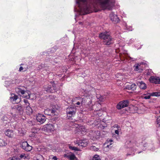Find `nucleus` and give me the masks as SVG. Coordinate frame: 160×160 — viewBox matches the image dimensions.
Wrapping results in <instances>:
<instances>
[{
	"label": "nucleus",
	"mask_w": 160,
	"mask_h": 160,
	"mask_svg": "<svg viewBox=\"0 0 160 160\" xmlns=\"http://www.w3.org/2000/svg\"><path fill=\"white\" fill-rule=\"evenodd\" d=\"M139 64H138L134 65V67H135L134 70L135 71H138V72H140L142 70V69L139 68V67L140 66Z\"/></svg>",
	"instance_id": "obj_24"
},
{
	"label": "nucleus",
	"mask_w": 160,
	"mask_h": 160,
	"mask_svg": "<svg viewBox=\"0 0 160 160\" xmlns=\"http://www.w3.org/2000/svg\"><path fill=\"white\" fill-rule=\"evenodd\" d=\"M79 129L80 131L82 132H82H86V129L84 126L81 127Z\"/></svg>",
	"instance_id": "obj_34"
},
{
	"label": "nucleus",
	"mask_w": 160,
	"mask_h": 160,
	"mask_svg": "<svg viewBox=\"0 0 160 160\" xmlns=\"http://www.w3.org/2000/svg\"><path fill=\"white\" fill-rule=\"evenodd\" d=\"M64 157L67 158L70 160H78L75 155L72 153H68L64 155Z\"/></svg>",
	"instance_id": "obj_16"
},
{
	"label": "nucleus",
	"mask_w": 160,
	"mask_h": 160,
	"mask_svg": "<svg viewBox=\"0 0 160 160\" xmlns=\"http://www.w3.org/2000/svg\"><path fill=\"white\" fill-rule=\"evenodd\" d=\"M95 111H98V110H95Z\"/></svg>",
	"instance_id": "obj_51"
},
{
	"label": "nucleus",
	"mask_w": 160,
	"mask_h": 160,
	"mask_svg": "<svg viewBox=\"0 0 160 160\" xmlns=\"http://www.w3.org/2000/svg\"><path fill=\"white\" fill-rule=\"evenodd\" d=\"M52 160H57V158L56 156H54L52 158Z\"/></svg>",
	"instance_id": "obj_40"
},
{
	"label": "nucleus",
	"mask_w": 160,
	"mask_h": 160,
	"mask_svg": "<svg viewBox=\"0 0 160 160\" xmlns=\"http://www.w3.org/2000/svg\"><path fill=\"white\" fill-rule=\"evenodd\" d=\"M134 155V153H133V154L132 155V156H133Z\"/></svg>",
	"instance_id": "obj_52"
},
{
	"label": "nucleus",
	"mask_w": 160,
	"mask_h": 160,
	"mask_svg": "<svg viewBox=\"0 0 160 160\" xmlns=\"http://www.w3.org/2000/svg\"><path fill=\"white\" fill-rule=\"evenodd\" d=\"M141 152H138V154H139V153H140Z\"/></svg>",
	"instance_id": "obj_49"
},
{
	"label": "nucleus",
	"mask_w": 160,
	"mask_h": 160,
	"mask_svg": "<svg viewBox=\"0 0 160 160\" xmlns=\"http://www.w3.org/2000/svg\"><path fill=\"white\" fill-rule=\"evenodd\" d=\"M156 123L157 124V126L160 127V116L157 118Z\"/></svg>",
	"instance_id": "obj_30"
},
{
	"label": "nucleus",
	"mask_w": 160,
	"mask_h": 160,
	"mask_svg": "<svg viewBox=\"0 0 160 160\" xmlns=\"http://www.w3.org/2000/svg\"><path fill=\"white\" fill-rule=\"evenodd\" d=\"M97 97L99 100L101 102L104 101L105 99V98L104 96L101 95H98L97 96Z\"/></svg>",
	"instance_id": "obj_25"
},
{
	"label": "nucleus",
	"mask_w": 160,
	"mask_h": 160,
	"mask_svg": "<svg viewBox=\"0 0 160 160\" xmlns=\"http://www.w3.org/2000/svg\"><path fill=\"white\" fill-rule=\"evenodd\" d=\"M18 98V96L16 95H14L13 97H10V99L11 100H12V101H16V100H17Z\"/></svg>",
	"instance_id": "obj_33"
},
{
	"label": "nucleus",
	"mask_w": 160,
	"mask_h": 160,
	"mask_svg": "<svg viewBox=\"0 0 160 160\" xmlns=\"http://www.w3.org/2000/svg\"><path fill=\"white\" fill-rule=\"evenodd\" d=\"M150 82L155 84L160 83V78L158 77H151L149 79Z\"/></svg>",
	"instance_id": "obj_15"
},
{
	"label": "nucleus",
	"mask_w": 160,
	"mask_h": 160,
	"mask_svg": "<svg viewBox=\"0 0 160 160\" xmlns=\"http://www.w3.org/2000/svg\"><path fill=\"white\" fill-rule=\"evenodd\" d=\"M26 112L29 114L32 113V110L31 107L29 106V105L27 106L26 107Z\"/></svg>",
	"instance_id": "obj_23"
},
{
	"label": "nucleus",
	"mask_w": 160,
	"mask_h": 160,
	"mask_svg": "<svg viewBox=\"0 0 160 160\" xmlns=\"http://www.w3.org/2000/svg\"><path fill=\"white\" fill-rule=\"evenodd\" d=\"M28 156L26 154H22L19 156V158L25 159L26 158L28 159Z\"/></svg>",
	"instance_id": "obj_27"
},
{
	"label": "nucleus",
	"mask_w": 160,
	"mask_h": 160,
	"mask_svg": "<svg viewBox=\"0 0 160 160\" xmlns=\"http://www.w3.org/2000/svg\"><path fill=\"white\" fill-rule=\"evenodd\" d=\"M23 69V67H20L19 68V71L20 72Z\"/></svg>",
	"instance_id": "obj_42"
},
{
	"label": "nucleus",
	"mask_w": 160,
	"mask_h": 160,
	"mask_svg": "<svg viewBox=\"0 0 160 160\" xmlns=\"http://www.w3.org/2000/svg\"><path fill=\"white\" fill-rule=\"evenodd\" d=\"M92 97L90 96L86 97L83 98L80 97H77L75 98H73L72 100V102L77 101L76 103H74V105L75 106H79L81 104L82 105L84 102H87V103L89 104V103H91L92 102L91 100V98Z\"/></svg>",
	"instance_id": "obj_2"
},
{
	"label": "nucleus",
	"mask_w": 160,
	"mask_h": 160,
	"mask_svg": "<svg viewBox=\"0 0 160 160\" xmlns=\"http://www.w3.org/2000/svg\"><path fill=\"white\" fill-rule=\"evenodd\" d=\"M110 18L111 20L114 23H117L119 22V19L117 15L113 12H112L109 15Z\"/></svg>",
	"instance_id": "obj_9"
},
{
	"label": "nucleus",
	"mask_w": 160,
	"mask_h": 160,
	"mask_svg": "<svg viewBox=\"0 0 160 160\" xmlns=\"http://www.w3.org/2000/svg\"><path fill=\"white\" fill-rule=\"evenodd\" d=\"M15 90L16 92L19 95H22L24 94L26 91L22 90L21 88H16Z\"/></svg>",
	"instance_id": "obj_20"
},
{
	"label": "nucleus",
	"mask_w": 160,
	"mask_h": 160,
	"mask_svg": "<svg viewBox=\"0 0 160 160\" xmlns=\"http://www.w3.org/2000/svg\"><path fill=\"white\" fill-rule=\"evenodd\" d=\"M77 101H74V102H72V104L74 105V103H76L77 102Z\"/></svg>",
	"instance_id": "obj_44"
},
{
	"label": "nucleus",
	"mask_w": 160,
	"mask_h": 160,
	"mask_svg": "<svg viewBox=\"0 0 160 160\" xmlns=\"http://www.w3.org/2000/svg\"><path fill=\"white\" fill-rule=\"evenodd\" d=\"M18 131L19 132H20V130H18Z\"/></svg>",
	"instance_id": "obj_53"
},
{
	"label": "nucleus",
	"mask_w": 160,
	"mask_h": 160,
	"mask_svg": "<svg viewBox=\"0 0 160 160\" xmlns=\"http://www.w3.org/2000/svg\"><path fill=\"white\" fill-rule=\"evenodd\" d=\"M159 108H160V107H159ZM158 110V109H157V110Z\"/></svg>",
	"instance_id": "obj_54"
},
{
	"label": "nucleus",
	"mask_w": 160,
	"mask_h": 160,
	"mask_svg": "<svg viewBox=\"0 0 160 160\" xmlns=\"http://www.w3.org/2000/svg\"><path fill=\"white\" fill-rule=\"evenodd\" d=\"M11 118V117L9 115H7L4 116L1 120L2 125L5 126V124L8 123L10 121Z\"/></svg>",
	"instance_id": "obj_11"
},
{
	"label": "nucleus",
	"mask_w": 160,
	"mask_h": 160,
	"mask_svg": "<svg viewBox=\"0 0 160 160\" xmlns=\"http://www.w3.org/2000/svg\"><path fill=\"white\" fill-rule=\"evenodd\" d=\"M44 128L45 130H46L47 132H51L55 129L53 125L51 124L46 125L45 126Z\"/></svg>",
	"instance_id": "obj_14"
},
{
	"label": "nucleus",
	"mask_w": 160,
	"mask_h": 160,
	"mask_svg": "<svg viewBox=\"0 0 160 160\" xmlns=\"http://www.w3.org/2000/svg\"><path fill=\"white\" fill-rule=\"evenodd\" d=\"M115 132L116 134H117V135L119 134V131L118 130H115Z\"/></svg>",
	"instance_id": "obj_41"
},
{
	"label": "nucleus",
	"mask_w": 160,
	"mask_h": 160,
	"mask_svg": "<svg viewBox=\"0 0 160 160\" xmlns=\"http://www.w3.org/2000/svg\"><path fill=\"white\" fill-rule=\"evenodd\" d=\"M99 37L103 41V44L105 45H109L113 43V38L107 32L100 33Z\"/></svg>",
	"instance_id": "obj_1"
},
{
	"label": "nucleus",
	"mask_w": 160,
	"mask_h": 160,
	"mask_svg": "<svg viewBox=\"0 0 160 160\" xmlns=\"http://www.w3.org/2000/svg\"><path fill=\"white\" fill-rule=\"evenodd\" d=\"M48 111H49L52 113V115H54L55 114L56 111L54 110H46L44 111L45 113H46Z\"/></svg>",
	"instance_id": "obj_29"
},
{
	"label": "nucleus",
	"mask_w": 160,
	"mask_h": 160,
	"mask_svg": "<svg viewBox=\"0 0 160 160\" xmlns=\"http://www.w3.org/2000/svg\"><path fill=\"white\" fill-rule=\"evenodd\" d=\"M52 89L53 90L54 92L57 89L56 87L57 85L56 84H54L53 82H52Z\"/></svg>",
	"instance_id": "obj_31"
},
{
	"label": "nucleus",
	"mask_w": 160,
	"mask_h": 160,
	"mask_svg": "<svg viewBox=\"0 0 160 160\" xmlns=\"http://www.w3.org/2000/svg\"><path fill=\"white\" fill-rule=\"evenodd\" d=\"M69 148L72 150H73L75 151H78L79 150L78 149V148L75 147H72L71 146H69Z\"/></svg>",
	"instance_id": "obj_32"
},
{
	"label": "nucleus",
	"mask_w": 160,
	"mask_h": 160,
	"mask_svg": "<svg viewBox=\"0 0 160 160\" xmlns=\"http://www.w3.org/2000/svg\"><path fill=\"white\" fill-rule=\"evenodd\" d=\"M76 142L77 144L79 146L84 147L87 145L88 141L86 139H83L77 141Z\"/></svg>",
	"instance_id": "obj_8"
},
{
	"label": "nucleus",
	"mask_w": 160,
	"mask_h": 160,
	"mask_svg": "<svg viewBox=\"0 0 160 160\" xmlns=\"http://www.w3.org/2000/svg\"><path fill=\"white\" fill-rule=\"evenodd\" d=\"M130 142V145L134 146H138L140 143L142 141L138 138H135L132 139L131 141H129Z\"/></svg>",
	"instance_id": "obj_7"
},
{
	"label": "nucleus",
	"mask_w": 160,
	"mask_h": 160,
	"mask_svg": "<svg viewBox=\"0 0 160 160\" xmlns=\"http://www.w3.org/2000/svg\"><path fill=\"white\" fill-rule=\"evenodd\" d=\"M90 149L93 151H97L98 150V148H96L94 146H92L91 147Z\"/></svg>",
	"instance_id": "obj_36"
},
{
	"label": "nucleus",
	"mask_w": 160,
	"mask_h": 160,
	"mask_svg": "<svg viewBox=\"0 0 160 160\" xmlns=\"http://www.w3.org/2000/svg\"><path fill=\"white\" fill-rule=\"evenodd\" d=\"M86 8H87V9H88V8L87 7H86Z\"/></svg>",
	"instance_id": "obj_57"
},
{
	"label": "nucleus",
	"mask_w": 160,
	"mask_h": 160,
	"mask_svg": "<svg viewBox=\"0 0 160 160\" xmlns=\"http://www.w3.org/2000/svg\"><path fill=\"white\" fill-rule=\"evenodd\" d=\"M136 85L134 83H133L132 84H129V85H126L125 88L128 90L134 91L136 89Z\"/></svg>",
	"instance_id": "obj_17"
},
{
	"label": "nucleus",
	"mask_w": 160,
	"mask_h": 160,
	"mask_svg": "<svg viewBox=\"0 0 160 160\" xmlns=\"http://www.w3.org/2000/svg\"><path fill=\"white\" fill-rule=\"evenodd\" d=\"M77 3L79 4V2L78 1H77Z\"/></svg>",
	"instance_id": "obj_50"
},
{
	"label": "nucleus",
	"mask_w": 160,
	"mask_h": 160,
	"mask_svg": "<svg viewBox=\"0 0 160 160\" xmlns=\"http://www.w3.org/2000/svg\"><path fill=\"white\" fill-rule=\"evenodd\" d=\"M8 160H20V158L18 157L15 156L9 158Z\"/></svg>",
	"instance_id": "obj_28"
},
{
	"label": "nucleus",
	"mask_w": 160,
	"mask_h": 160,
	"mask_svg": "<svg viewBox=\"0 0 160 160\" xmlns=\"http://www.w3.org/2000/svg\"><path fill=\"white\" fill-rule=\"evenodd\" d=\"M21 147L26 151H30L32 149V147L30 146L27 142H22Z\"/></svg>",
	"instance_id": "obj_10"
},
{
	"label": "nucleus",
	"mask_w": 160,
	"mask_h": 160,
	"mask_svg": "<svg viewBox=\"0 0 160 160\" xmlns=\"http://www.w3.org/2000/svg\"><path fill=\"white\" fill-rule=\"evenodd\" d=\"M144 95H146L145 96L143 97V98L145 99H149L150 98L151 96H160V94L159 93L155 92H153L151 93H147L146 94H144Z\"/></svg>",
	"instance_id": "obj_12"
},
{
	"label": "nucleus",
	"mask_w": 160,
	"mask_h": 160,
	"mask_svg": "<svg viewBox=\"0 0 160 160\" xmlns=\"http://www.w3.org/2000/svg\"><path fill=\"white\" fill-rule=\"evenodd\" d=\"M109 141L110 142H112V139H110L109 140Z\"/></svg>",
	"instance_id": "obj_46"
},
{
	"label": "nucleus",
	"mask_w": 160,
	"mask_h": 160,
	"mask_svg": "<svg viewBox=\"0 0 160 160\" xmlns=\"http://www.w3.org/2000/svg\"><path fill=\"white\" fill-rule=\"evenodd\" d=\"M48 115H51V114H48Z\"/></svg>",
	"instance_id": "obj_58"
},
{
	"label": "nucleus",
	"mask_w": 160,
	"mask_h": 160,
	"mask_svg": "<svg viewBox=\"0 0 160 160\" xmlns=\"http://www.w3.org/2000/svg\"><path fill=\"white\" fill-rule=\"evenodd\" d=\"M11 111L12 112L21 114L22 113L23 110L22 108L20 105H16L12 107Z\"/></svg>",
	"instance_id": "obj_4"
},
{
	"label": "nucleus",
	"mask_w": 160,
	"mask_h": 160,
	"mask_svg": "<svg viewBox=\"0 0 160 160\" xmlns=\"http://www.w3.org/2000/svg\"><path fill=\"white\" fill-rule=\"evenodd\" d=\"M34 160H44V158L42 155L38 154L36 155L33 158Z\"/></svg>",
	"instance_id": "obj_21"
},
{
	"label": "nucleus",
	"mask_w": 160,
	"mask_h": 160,
	"mask_svg": "<svg viewBox=\"0 0 160 160\" xmlns=\"http://www.w3.org/2000/svg\"><path fill=\"white\" fill-rule=\"evenodd\" d=\"M154 113L158 114L160 113V110L158 109L157 111H154Z\"/></svg>",
	"instance_id": "obj_38"
},
{
	"label": "nucleus",
	"mask_w": 160,
	"mask_h": 160,
	"mask_svg": "<svg viewBox=\"0 0 160 160\" xmlns=\"http://www.w3.org/2000/svg\"><path fill=\"white\" fill-rule=\"evenodd\" d=\"M131 155V154H127V156H128V155Z\"/></svg>",
	"instance_id": "obj_47"
},
{
	"label": "nucleus",
	"mask_w": 160,
	"mask_h": 160,
	"mask_svg": "<svg viewBox=\"0 0 160 160\" xmlns=\"http://www.w3.org/2000/svg\"><path fill=\"white\" fill-rule=\"evenodd\" d=\"M45 89V90L48 92H50L51 93L54 92V91L52 89V88L51 87V85H49L47 87H45L44 88Z\"/></svg>",
	"instance_id": "obj_22"
},
{
	"label": "nucleus",
	"mask_w": 160,
	"mask_h": 160,
	"mask_svg": "<svg viewBox=\"0 0 160 160\" xmlns=\"http://www.w3.org/2000/svg\"><path fill=\"white\" fill-rule=\"evenodd\" d=\"M137 83L138 85L139 86L140 88L142 89H144L147 88L146 84L142 81H137Z\"/></svg>",
	"instance_id": "obj_18"
},
{
	"label": "nucleus",
	"mask_w": 160,
	"mask_h": 160,
	"mask_svg": "<svg viewBox=\"0 0 160 160\" xmlns=\"http://www.w3.org/2000/svg\"><path fill=\"white\" fill-rule=\"evenodd\" d=\"M115 126H118V125H115Z\"/></svg>",
	"instance_id": "obj_56"
},
{
	"label": "nucleus",
	"mask_w": 160,
	"mask_h": 160,
	"mask_svg": "<svg viewBox=\"0 0 160 160\" xmlns=\"http://www.w3.org/2000/svg\"><path fill=\"white\" fill-rule=\"evenodd\" d=\"M20 82V80L19 79H15L12 80L6 81L5 84H7L8 86L18 84Z\"/></svg>",
	"instance_id": "obj_13"
},
{
	"label": "nucleus",
	"mask_w": 160,
	"mask_h": 160,
	"mask_svg": "<svg viewBox=\"0 0 160 160\" xmlns=\"http://www.w3.org/2000/svg\"><path fill=\"white\" fill-rule=\"evenodd\" d=\"M87 0H80V1L81 2H86Z\"/></svg>",
	"instance_id": "obj_43"
},
{
	"label": "nucleus",
	"mask_w": 160,
	"mask_h": 160,
	"mask_svg": "<svg viewBox=\"0 0 160 160\" xmlns=\"http://www.w3.org/2000/svg\"><path fill=\"white\" fill-rule=\"evenodd\" d=\"M129 102L128 100H125L120 102L117 105L116 108L120 110L122 108L128 106Z\"/></svg>",
	"instance_id": "obj_5"
},
{
	"label": "nucleus",
	"mask_w": 160,
	"mask_h": 160,
	"mask_svg": "<svg viewBox=\"0 0 160 160\" xmlns=\"http://www.w3.org/2000/svg\"><path fill=\"white\" fill-rule=\"evenodd\" d=\"M25 103L26 104V105L27 106L28 105H29V103L28 102L27 100L24 101Z\"/></svg>",
	"instance_id": "obj_39"
},
{
	"label": "nucleus",
	"mask_w": 160,
	"mask_h": 160,
	"mask_svg": "<svg viewBox=\"0 0 160 160\" xmlns=\"http://www.w3.org/2000/svg\"><path fill=\"white\" fill-rule=\"evenodd\" d=\"M92 160H100L99 156L97 155H95L92 158Z\"/></svg>",
	"instance_id": "obj_35"
},
{
	"label": "nucleus",
	"mask_w": 160,
	"mask_h": 160,
	"mask_svg": "<svg viewBox=\"0 0 160 160\" xmlns=\"http://www.w3.org/2000/svg\"><path fill=\"white\" fill-rule=\"evenodd\" d=\"M124 25H125V27H126V28H127V24L126 23H124Z\"/></svg>",
	"instance_id": "obj_45"
},
{
	"label": "nucleus",
	"mask_w": 160,
	"mask_h": 160,
	"mask_svg": "<svg viewBox=\"0 0 160 160\" xmlns=\"http://www.w3.org/2000/svg\"><path fill=\"white\" fill-rule=\"evenodd\" d=\"M55 51H56V49H55V48H51V50L50 52L51 53H53V52H55Z\"/></svg>",
	"instance_id": "obj_37"
},
{
	"label": "nucleus",
	"mask_w": 160,
	"mask_h": 160,
	"mask_svg": "<svg viewBox=\"0 0 160 160\" xmlns=\"http://www.w3.org/2000/svg\"><path fill=\"white\" fill-rule=\"evenodd\" d=\"M5 134L9 138H12L14 135L13 130L9 129H7L5 132Z\"/></svg>",
	"instance_id": "obj_19"
},
{
	"label": "nucleus",
	"mask_w": 160,
	"mask_h": 160,
	"mask_svg": "<svg viewBox=\"0 0 160 160\" xmlns=\"http://www.w3.org/2000/svg\"><path fill=\"white\" fill-rule=\"evenodd\" d=\"M109 147V145H107V147Z\"/></svg>",
	"instance_id": "obj_55"
},
{
	"label": "nucleus",
	"mask_w": 160,
	"mask_h": 160,
	"mask_svg": "<svg viewBox=\"0 0 160 160\" xmlns=\"http://www.w3.org/2000/svg\"><path fill=\"white\" fill-rule=\"evenodd\" d=\"M96 106H97V105H94L93 106V107H95Z\"/></svg>",
	"instance_id": "obj_48"
},
{
	"label": "nucleus",
	"mask_w": 160,
	"mask_h": 160,
	"mask_svg": "<svg viewBox=\"0 0 160 160\" xmlns=\"http://www.w3.org/2000/svg\"><path fill=\"white\" fill-rule=\"evenodd\" d=\"M7 144V143L2 139H0V146L3 147L6 146Z\"/></svg>",
	"instance_id": "obj_26"
},
{
	"label": "nucleus",
	"mask_w": 160,
	"mask_h": 160,
	"mask_svg": "<svg viewBox=\"0 0 160 160\" xmlns=\"http://www.w3.org/2000/svg\"><path fill=\"white\" fill-rule=\"evenodd\" d=\"M36 119L38 122L42 124L46 121V118L43 114L39 113L36 115Z\"/></svg>",
	"instance_id": "obj_6"
},
{
	"label": "nucleus",
	"mask_w": 160,
	"mask_h": 160,
	"mask_svg": "<svg viewBox=\"0 0 160 160\" xmlns=\"http://www.w3.org/2000/svg\"><path fill=\"white\" fill-rule=\"evenodd\" d=\"M76 112V108L74 107H69L66 109L67 118L70 119L71 118L74 117Z\"/></svg>",
	"instance_id": "obj_3"
}]
</instances>
